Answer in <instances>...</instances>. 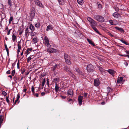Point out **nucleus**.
Returning a JSON list of instances; mask_svg holds the SVG:
<instances>
[{"label":"nucleus","instance_id":"59","mask_svg":"<svg viewBox=\"0 0 129 129\" xmlns=\"http://www.w3.org/2000/svg\"><path fill=\"white\" fill-rule=\"evenodd\" d=\"M17 99H19L20 98V95H19V94H18L17 95Z\"/></svg>","mask_w":129,"mask_h":129},{"label":"nucleus","instance_id":"49","mask_svg":"<svg viewBox=\"0 0 129 129\" xmlns=\"http://www.w3.org/2000/svg\"><path fill=\"white\" fill-rule=\"evenodd\" d=\"M10 70H9L8 71H7L6 72V73L8 74H9L10 73Z\"/></svg>","mask_w":129,"mask_h":129},{"label":"nucleus","instance_id":"8","mask_svg":"<svg viewBox=\"0 0 129 129\" xmlns=\"http://www.w3.org/2000/svg\"><path fill=\"white\" fill-rule=\"evenodd\" d=\"M109 22L110 24L112 25H116L118 24V22L116 20H115L113 21L112 20H110L109 21Z\"/></svg>","mask_w":129,"mask_h":129},{"label":"nucleus","instance_id":"44","mask_svg":"<svg viewBox=\"0 0 129 129\" xmlns=\"http://www.w3.org/2000/svg\"><path fill=\"white\" fill-rule=\"evenodd\" d=\"M31 91L33 93V94H34V88L33 86H32L31 87Z\"/></svg>","mask_w":129,"mask_h":129},{"label":"nucleus","instance_id":"1","mask_svg":"<svg viewBox=\"0 0 129 129\" xmlns=\"http://www.w3.org/2000/svg\"><path fill=\"white\" fill-rule=\"evenodd\" d=\"M93 18L97 21L101 22H104L105 20L103 17L99 15H94Z\"/></svg>","mask_w":129,"mask_h":129},{"label":"nucleus","instance_id":"46","mask_svg":"<svg viewBox=\"0 0 129 129\" xmlns=\"http://www.w3.org/2000/svg\"><path fill=\"white\" fill-rule=\"evenodd\" d=\"M2 94L4 96H6L7 95V93L5 91H3L2 92Z\"/></svg>","mask_w":129,"mask_h":129},{"label":"nucleus","instance_id":"26","mask_svg":"<svg viewBox=\"0 0 129 129\" xmlns=\"http://www.w3.org/2000/svg\"><path fill=\"white\" fill-rule=\"evenodd\" d=\"M34 27L32 24H30L29 26V28L31 30L33 31L35 29Z\"/></svg>","mask_w":129,"mask_h":129},{"label":"nucleus","instance_id":"54","mask_svg":"<svg viewBox=\"0 0 129 129\" xmlns=\"http://www.w3.org/2000/svg\"><path fill=\"white\" fill-rule=\"evenodd\" d=\"M123 56L125 57H128L129 58V55H123Z\"/></svg>","mask_w":129,"mask_h":129},{"label":"nucleus","instance_id":"5","mask_svg":"<svg viewBox=\"0 0 129 129\" xmlns=\"http://www.w3.org/2000/svg\"><path fill=\"white\" fill-rule=\"evenodd\" d=\"M34 2L35 4L39 7L43 8L44 6L41 2L38 0H35Z\"/></svg>","mask_w":129,"mask_h":129},{"label":"nucleus","instance_id":"51","mask_svg":"<svg viewBox=\"0 0 129 129\" xmlns=\"http://www.w3.org/2000/svg\"><path fill=\"white\" fill-rule=\"evenodd\" d=\"M45 82V79H44L43 81L42 82V84L43 85V86L44 85V83Z\"/></svg>","mask_w":129,"mask_h":129},{"label":"nucleus","instance_id":"13","mask_svg":"<svg viewBox=\"0 0 129 129\" xmlns=\"http://www.w3.org/2000/svg\"><path fill=\"white\" fill-rule=\"evenodd\" d=\"M87 20L90 23V25L92 23V22H93V20H94L92 19L90 17H87Z\"/></svg>","mask_w":129,"mask_h":129},{"label":"nucleus","instance_id":"52","mask_svg":"<svg viewBox=\"0 0 129 129\" xmlns=\"http://www.w3.org/2000/svg\"><path fill=\"white\" fill-rule=\"evenodd\" d=\"M115 9L116 11H118L119 10V8L117 7L115 8Z\"/></svg>","mask_w":129,"mask_h":129},{"label":"nucleus","instance_id":"22","mask_svg":"<svg viewBox=\"0 0 129 129\" xmlns=\"http://www.w3.org/2000/svg\"><path fill=\"white\" fill-rule=\"evenodd\" d=\"M98 34H99L100 35H101V34L100 33L99 31L95 27H93L92 28Z\"/></svg>","mask_w":129,"mask_h":129},{"label":"nucleus","instance_id":"25","mask_svg":"<svg viewBox=\"0 0 129 129\" xmlns=\"http://www.w3.org/2000/svg\"><path fill=\"white\" fill-rule=\"evenodd\" d=\"M59 66L58 64H56L54 66H53V67L52 70L53 71H54L56 69V68H57V67L58 66Z\"/></svg>","mask_w":129,"mask_h":129},{"label":"nucleus","instance_id":"10","mask_svg":"<svg viewBox=\"0 0 129 129\" xmlns=\"http://www.w3.org/2000/svg\"><path fill=\"white\" fill-rule=\"evenodd\" d=\"M48 51H49L50 53L56 52L57 51V50L53 48H51L50 49H48Z\"/></svg>","mask_w":129,"mask_h":129},{"label":"nucleus","instance_id":"58","mask_svg":"<svg viewBox=\"0 0 129 129\" xmlns=\"http://www.w3.org/2000/svg\"><path fill=\"white\" fill-rule=\"evenodd\" d=\"M32 50V49L31 48H28L27 49L28 51H31Z\"/></svg>","mask_w":129,"mask_h":129},{"label":"nucleus","instance_id":"23","mask_svg":"<svg viewBox=\"0 0 129 129\" xmlns=\"http://www.w3.org/2000/svg\"><path fill=\"white\" fill-rule=\"evenodd\" d=\"M59 79L58 78H57L54 79L53 82L55 83V84H57V83L59 81Z\"/></svg>","mask_w":129,"mask_h":129},{"label":"nucleus","instance_id":"56","mask_svg":"<svg viewBox=\"0 0 129 129\" xmlns=\"http://www.w3.org/2000/svg\"><path fill=\"white\" fill-rule=\"evenodd\" d=\"M17 67L19 69V62H18L17 63Z\"/></svg>","mask_w":129,"mask_h":129},{"label":"nucleus","instance_id":"61","mask_svg":"<svg viewBox=\"0 0 129 129\" xmlns=\"http://www.w3.org/2000/svg\"><path fill=\"white\" fill-rule=\"evenodd\" d=\"M27 90V89L26 88H25L24 89H23V92H25Z\"/></svg>","mask_w":129,"mask_h":129},{"label":"nucleus","instance_id":"42","mask_svg":"<svg viewBox=\"0 0 129 129\" xmlns=\"http://www.w3.org/2000/svg\"><path fill=\"white\" fill-rule=\"evenodd\" d=\"M14 80L15 81H16L17 80H19V78L16 76H14L13 78Z\"/></svg>","mask_w":129,"mask_h":129},{"label":"nucleus","instance_id":"37","mask_svg":"<svg viewBox=\"0 0 129 129\" xmlns=\"http://www.w3.org/2000/svg\"><path fill=\"white\" fill-rule=\"evenodd\" d=\"M60 4L63 5L64 4V3L63 0H58Z\"/></svg>","mask_w":129,"mask_h":129},{"label":"nucleus","instance_id":"35","mask_svg":"<svg viewBox=\"0 0 129 129\" xmlns=\"http://www.w3.org/2000/svg\"><path fill=\"white\" fill-rule=\"evenodd\" d=\"M18 49L20 50L21 49V45H20L19 44L20 43V42H18Z\"/></svg>","mask_w":129,"mask_h":129},{"label":"nucleus","instance_id":"17","mask_svg":"<svg viewBox=\"0 0 129 129\" xmlns=\"http://www.w3.org/2000/svg\"><path fill=\"white\" fill-rule=\"evenodd\" d=\"M119 14L118 13L115 12L113 14V16L115 17L118 18L119 16Z\"/></svg>","mask_w":129,"mask_h":129},{"label":"nucleus","instance_id":"24","mask_svg":"<svg viewBox=\"0 0 129 129\" xmlns=\"http://www.w3.org/2000/svg\"><path fill=\"white\" fill-rule=\"evenodd\" d=\"M59 88V87L58 86V85L57 84H55V89L56 91H57Z\"/></svg>","mask_w":129,"mask_h":129},{"label":"nucleus","instance_id":"50","mask_svg":"<svg viewBox=\"0 0 129 129\" xmlns=\"http://www.w3.org/2000/svg\"><path fill=\"white\" fill-rule=\"evenodd\" d=\"M34 95H35L36 97H38L39 96L38 95V93H34Z\"/></svg>","mask_w":129,"mask_h":129},{"label":"nucleus","instance_id":"11","mask_svg":"<svg viewBox=\"0 0 129 129\" xmlns=\"http://www.w3.org/2000/svg\"><path fill=\"white\" fill-rule=\"evenodd\" d=\"M68 95L69 96H72L73 94V91L72 89H69L68 91Z\"/></svg>","mask_w":129,"mask_h":129},{"label":"nucleus","instance_id":"30","mask_svg":"<svg viewBox=\"0 0 129 129\" xmlns=\"http://www.w3.org/2000/svg\"><path fill=\"white\" fill-rule=\"evenodd\" d=\"M3 117L2 115L0 116V123L1 124L3 122Z\"/></svg>","mask_w":129,"mask_h":129},{"label":"nucleus","instance_id":"16","mask_svg":"<svg viewBox=\"0 0 129 129\" xmlns=\"http://www.w3.org/2000/svg\"><path fill=\"white\" fill-rule=\"evenodd\" d=\"M107 71L112 75L114 74V72L112 70L109 69Z\"/></svg>","mask_w":129,"mask_h":129},{"label":"nucleus","instance_id":"27","mask_svg":"<svg viewBox=\"0 0 129 129\" xmlns=\"http://www.w3.org/2000/svg\"><path fill=\"white\" fill-rule=\"evenodd\" d=\"M119 40L121 41L122 43H124L126 45H129L128 43H127L126 41L122 39H120Z\"/></svg>","mask_w":129,"mask_h":129},{"label":"nucleus","instance_id":"2","mask_svg":"<svg viewBox=\"0 0 129 129\" xmlns=\"http://www.w3.org/2000/svg\"><path fill=\"white\" fill-rule=\"evenodd\" d=\"M87 70L88 72H92L94 71V68L91 64H89L87 66Z\"/></svg>","mask_w":129,"mask_h":129},{"label":"nucleus","instance_id":"15","mask_svg":"<svg viewBox=\"0 0 129 129\" xmlns=\"http://www.w3.org/2000/svg\"><path fill=\"white\" fill-rule=\"evenodd\" d=\"M123 79V78L122 77H118L117 81V82L118 83H120L122 80Z\"/></svg>","mask_w":129,"mask_h":129},{"label":"nucleus","instance_id":"48","mask_svg":"<svg viewBox=\"0 0 129 129\" xmlns=\"http://www.w3.org/2000/svg\"><path fill=\"white\" fill-rule=\"evenodd\" d=\"M11 29L9 30H8V31L7 32V35H9L10 34V31L11 30Z\"/></svg>","mask_w":129,"mask_h":129},{"label":"nucleus","instance_id":"3","mask_svg":"<svg viewBox=\"0 0 129 129\" xmlns=\"http://www.w3.org/2000/svg\"><path fill=\"white\" fill-rule=\"evenodd\" d=\"M64 58L66 63L69 65L70 64L71 62L70 61V57L68 55H65Z\"/></svg>","mask_w":129,"mask_h":129},{"label":"nucleus","instance_id":"18","mask_svg":"<svg viewBox=\"0 0 129 129\" xmlns=\"http://www.w3.org/2000/svg\"><path fill=\"white\" fill-rule=\"evenodd\" d=\"M98 68L101 72H103L104 71V70L100 66H97Z\"/></svg>","mask_w":129,"mask_h":129},{"label":"nucleus","instance_id":"36","mask_svg":"<svg viewBox=\"0 0 129 129\" xmlns=\"http://www.w3.org/2000/svg\"><path fill=\"white\" fill-rule=\"evenodd\" d=\"M31 36H36L37 35V34L36 33L32 31L31 33Z\"/></svg>","mask_w":129,"mask_h":129},{"label":"nucleus","instance_id":"43","mask_svg":"<svg viewBox=\"0 0 129 129\" xmlns=\"http://www.w3.org/2000/svg\"><path fill=\"white\" fill-rule=\"evenodd\" d=\"M9 96L8 95V96H6V101L8 103H9L10 102L9 100Z\"/></svg>","mask_w":129,"mask_h":129},{"label":"nucleus","instance_id":"32","mask_svg":"<svg viewBox=\"0 0 129 129\" xmlns=\"http://www.w3.org/2000/svg\"><path fill=\"white\" fill-rule=\"evenodd\" d=\"M115 28H116V29L120 31L121 32H122L123 31V30L122 29V28H119L118 27H115Z\"/></svg>","mask_w":129,"mask_h":129},{"label":"nucleus","instance_id":"62","mask_svg":"<svg viewBox=\"0 0 129 129\" xmlns=\"http://www.w3.org/2000/svg\"><path fill=\"white\" fill-rule=\"evenodd\" d=\"M105 103V102H102L101 103V104H102V105H104Z\"/></svg>","mask_w":129,"mask_h":129},{"label":"nucleus","instance_id":"19","mask_svg":"<svg viewBox=\"0 0 129 129\" xmlns=\"http://www.w3.org/2000/svg\"><path fill=\"white\" fill-rule=\"evenodd\" d=\"M44 40L45 41V44L46 43H48L49 42V40L48 37L45 36L44 38Z\"/></svg>","mask_w":129,"mask_h":129},{"label":"nucleus","instance_id":"28","mask_svg":"<svg viewBox=\"0 0 129 129\" xmlns=\"http://www.w3.org/2000/svg\"><path fill=\"white\" fill-rule=\"evenodd\" d=\"M5 47L6 49V51L7 52L8 55L9 54V50H8V48L7 47V45L6 44H5Z\"/></svg>","mask_w":129,"mask_h":129},{"label":"nucleus","instance_id":"12","mask_svg":"<svg viewBox=\"0 0 129 129\" xmlns=\"http://www.w3.org/2000/svg\"><path fill=\"white\" fill-rule=\"evenodd\" d=\"M53 27L51 25H49L47 26L46 30L48 31L49 30H53Z\"/></svg>","mask_w":129,"mask_h":129},{"label":"nucleus","instance_id":"45","mask_svg":"<svg viewBox=\"0 0 129 129\" xmlns=\"http://www.w3.org/2000/svg\"><path fill=\"white\" fill-rule=\"evenodd\" d=\"M15 73V70H13L11 74L12 76H14V75Z\"/></svg>","mask_w":129,"mask_h":129},{"label":"nucleus","instance_id":"63","mask_svg":"<svg viewBox=\"0 0 129 129\" xmlns=\"http://www.w3.org/2000/svg\"><path fill=\"white\" fill-rule=\"evenodd\" d=\"M126 53L128 54H129V51L126 50L125 51Z\"/></svg>","mask_w":129,"mask_h":129},{"label":"nucleus","instance_id":"47","mask_svg":"<svg viewBox=\"0 0 129 129\" xmlns=\"http://www.w3.org/2000/svg\"><path fill=\"white\" fill-rule=\"evenodd\" d=\"M31 57H29L27 59V62H29V61L31 59Z\"/></svg>","mask_w":129,"mask_h":129},{"label":"nucleus","instance_id":"34","mask_svg":"<svg viewBox=\"0 0 129 129\" xmlns=\"http://www.w3.org/2000/svg\"><path fill=\"white\" fill-rule=\"evenodd\" d=\"M32 41L34 43H37L38 42V40L37 38L33 39Z\"/></svg>","mask_w":129,"mask_h":129},{"label":"nucleus","instance_id":"64","mask_svg":"<svg viewBox=\"0 0 129 129\" xmlns=\"http://www.w3.org/2000/svg\"><path fill=\"white\" fill-rule=\"evenodd\" d=\"M22 31H20L19 33V35H21L22 34Z\"/></svg>","mask_w":129,"mask_h":129},{"label":"nucleus","instance_id":"33","mask_svg":"<svg viewBox=\"0 0 129 129\" xmlns=\"http://www.w3.org/2000/svg\"><path fill=\"white\" fill-rule=\"evenodd\" d=\"M45 45L48 47L50 48L51 47V46L49 42L48 43H45Z\"/></svg>","mask_w":129,"mask_h":129},{"label":"nucleus","instance_id":"9","mask_svg":"<svg viewBox=\"0 0 129 129\" xmlns=\"http://www.w3.org/2000/svg\"><path fill=\"white\" fill-rule=\"evenodd\" d=\"M97 25V23L96 21L94 20H93L92 23L90 24V26L92 28L96 27Z\"/></svg>","mask_w":129,"mask_h":129},{"label":"nucleus","instance_id":"7","mask_svg":"<svg viewBox=\"0 0 129 129\" xmlns=\"http://www.w3.org/2000/svg\"><path fill=\"white\" fill-rule=\"evenodd\" d=\"M83 96L80 95H79L78 98V101L79 102V104L80 106L81 105L82 102Z\"/></svg>","mask_w":129,"mask_h":129},{"label":"nucleus","instance_id":"57","mask_svg":"<svg viewBox=\"0 0 129 129\" xmlns=\"http://www.w3.org/2000/svg\"><path fill=\"white\" fill-rule=\"evenodd\" d=\"M26 54H28L30 53V52H29V51H28V50H27L26 51Z\"/></svg>","mask_w":129,"mask_h":129},{"label":"nucleus","instance_id":"41","mask_svg":"<svg viewBox=\"0 0 129 129\" xmlns=\"http://www.w3.org/2000/svg\"><path fill=\"white\" fill-rule=\"evenodd\" d=\"M69 74L70 76H72L73 77H75V76L71 71L69 72Z\"/></svg>","mask_w":129,"mask_h":129},{"label":"nucleus","instance_id":"53","mask_svg":"<svg viewBox=\"0 0 129 129\" xmlns=\"http://www.w3.org/2000/svg\"><path fill=\"white\" fill-rule=\"evenodd\" d=\"M108 35L112 37H113L114 36L112 34L110 33H109Z\"/></svg>","mask_w":129,"mask_h":129},{"label":"nucleus","instance_id":"40","mask_svg":"<svg viewBox=\"0 0 129 129\" xmlns=\"http://www.w3.org/2000/svg\"><path fill=\"white\" fill-rule=\"evenodd\" d=\"M8 4L10 6H12V4L11 3V1L10 0H8Z\"/></svg>","mask_w":129,"mask_h":129},{"label":"nucleus","instance_id":"4","mask_svg":"<svg viewBox=\"0 0 129 129\" xmlns=\"http://www.w3.org/2000/svg\"><path fill=\"white\" fill-rule=\"evenodd\" d=\"M100 81L99 78H97L94 80V86H97L100 84Z\"/></svg>","mask_w":129,"mask_h":129},{"label":"nucleus","instance_id":"14","mask_svg":"<svg viewBox=\"0 0 129 129\" xmlns=\"http://www.w3.org/2000/svg\"><path fill=\"white\" fill-rule=\"evenodd\" d=\"M75 71L77 72L78 74L80 75H81L82 74V72L79 70L78 68H76L75 69Z\"/></svg>","mask_w":129,"mask_h":129},{"label":"nucleus","instance_id":"31","mask_svg":"<svg viewBox=\"0 0 129 129\" xmlns=\"http://www.w3.org/2000/svg\"><path fill=\"white\" fill-rule=\"evenodd\" d=\"M16 36L14 34L12 36V40L13 41H15L16 39Z\"/></svg>","mask_w":129,"mask_h":129},{"label":"nucleus","instance_id":"38","mask_svg":"<svg viewBox=\"0 0 129 129\" xmlns=\"http://www.w3.org/2000/svg\"><path fill=\"white\" fill-rule=\"evenodd\" d=\"M40 26V24L39 23H38L35 24V26L38 28Z\"/></svg>","mask_w":129,"mask_h":129},{"label":"nucleus","instance_id":"39","mask_svg":"<svg viewBox=\"0 0 129 129\" xmlns=\"http://www.w3.org/2000/svg\"><path fill=\"white\" fill-rule=\"evenodd\" d=\"M13 18L11 16L9 19V23H10L13 20Z\"/></svg>","mask_w":129,"mask_h":129},{"label":"nucleus","instance_id":"29","mask_svg":"<svg viewBox=\"0 0 129 129\" xmlns=\"http://www.w3.org/2000/svg\"><path fill=\"white\" fill-rule=\"evenodd\" d=\"M29 32V30L28 28H26L25 29V36H27V34Z\"/></svg>","mask_w":129,"mask_h":129},{"label":"nucleus","instance_id":"20","mask_svg":"<svg viewBox=\"0 0 129 129\" xmlns=\"http://www.w3.org/2000/svg\"><path fill=\"white\" fill-rule=\"evenodd\" d=\"M87 40L90 44H91L93 46H95V45L93 43L91 40H90L88 39H87Z\"/></svg>","mask_w":129,"mask_h":129},{"label":"nucleus","instance_id":"55","mask_svg":"<svg viewBox=\"0 0 129 129\" xmlns=\"http://www.w3.org/2000/svg\"><path fill=\"white\" fill-rule=\"evenodd\" d=\"M98 7L100 8H102V6L101 4H99L98 5Z\"/></svg>","mask_w":129,"mask_h":129},{"label":"nucleus","instance_id":"6","mask_svg":"<svg viewBox=\"0 0 129 129\" xmlns=\"http://www.w3.org/2000/svg\"><path fill=\"white\" fill-rule=\"evenodd\" d=\"M30 17L33 18L35 15V9L34 8H33L31 9L30 12Z\"/></svg>","mask_w":129,"mask_h":129},{"label":"nucleus","instance_id":"60","mask_svg":"<svg viewBox=\"0 0 129 129\" xmlns=\"http://www.w3.org/2000/svg\"><path fill=\"white\" fill-rule=\"evenodd\" d=\"M8 26H6L5 29L6 30H8Z\"/></svg>","mask_w":129,"mask_h":129},{"label":"nucleus","instance_id":"21","mask_svg":"<svg viewBox=\"0 0 129 129\" xmlns=\"http://www.w3.org/2000/svg\"><path fill=\"white\" fill-rule=\"evenodd\" d=\"M77 2L80 5H82L84 3L83 0H77Z\"/></svg>","mask_w":129,"mask_h":129}]
</instances>
